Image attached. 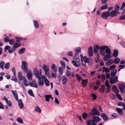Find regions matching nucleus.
Wrapping results in <instances>:
<instances>
[{"mask_svg":"<svg viewBox=\"0 0 125 125\" xmlns=\"http://www.w3.org/2000/svg\"><path fill=\"white\" fill-rule=\"evenodd\" d=\"M118 77L117 76H115V78H110V83L111 84H113L115 82H118Z\"/></svg>","mask_w":125,"mask_h":125,"instance_id":"obj_8","label":"nucleus"},{"mask_svg":"<svg viewBox=\"0 0 125 125\" xmlns=\"http://www.w3.org/2000/svg\"><path fill=\"white\" fill-rule=\"evenodd\" d=\"M82 116L83 119H86L87 116V114L86 113H84L82 115Z\"/></svg>","mask_w":125,"mask_h":125,"instance_id":"obj_54","label":"nucleus"},{"mask_svg":"<svg viewBox=\"0 0 125 125\" xmlns=\"http://www.w3.org/2000/svg\"><path fill=\"white\" fill-rule=\"evenodd\" d=\"M73 58L76 61L77 63L74 60L72 61V63L74 66L76 67H79L80 65L79 56H76L75 57V56H74Z\"/></svg>","mask_w":125,"mask_h":125,"instance_id":"obj_4","label":"nucleus"},{"mask_svg":"<svg viewBox=\"0 0 125 125\" xmlns=\"http://www.w3.org/2000/svg\"><path fill=\"white\" fill-rule=\"evenodd\" d=\"M120 43L123 47L125 48V42L122 41L120 42Z\"/></svg>","mask_w":125,"mask_h":125,"instance_id":"obj_64","label":"nucleus"},{"mask_svg":"<svg viewBox=\"0 0 125 125\" xmlns=\"http://www.w3.org/2000/svg\"><path fill=\"white\" fill-rule=\"evenodd\" d=\"M120 61L119 58H117L115 59L114 61L113 60V63L115 64H117Z\"/></svg>","mask_w":125,"mask_h":125,"instance_id":"obj_37","label":"nucleus"},{"mask_svg":"<svg viewBox=\"0 0 125 125\" xmlns=\"http://www.w3.org/2000/svg\"><path fill=\"white\" fill-rule=\"evenodd\" d=\"M9 42L10 44L11 45H12L14 43L15 40L13 39H12L10 40Z\"/></svg>","mask_w":125,"mask_h":125,"instance_id":"obj_49","label":"nucleus"},{"mask_svg":"<svg viewBox=\"0 0 125 125\" xmlns=\"http://www.w3.org/2000/svg\"><path fill=\"white\" fill-rule=\"evenodd\" d=\"M113 63V60L111 59L107 61L106 63V64L108 66L112 64Z\"/></svg>","mask_w":125,"mask_h":125,"instance_id":"obj_33","label":"nucleus"},{"mask_svg":"<svg viewBox=\"0 0 125 125\" xmlns=\"http://www.w3.org/2000/svg\"><path fill=\"white\" fill-rule=\"evenodd\" d=\"M28 94L31 96L32 97L34 96V95L33 94L32 91L31 90H29L28 92Z\"/></svg>","mask_w":125,"mask_h":125,"instance_id":"obj_44","label":"nucleus"},{"mask_svg":"<svg viewBox=\"0 0 125 125\" xmlns=\"http://www.w3.org/2000/svg\"><path fill=\"white\" fill-rule=\"evenodd\" d=\"M91 96L93 97V100H94L97 98V96L94 93H92L91 95Z\"/></svg>","mask_w":125,"mask_h":125,"instance_id":"obj_50","label":"nucleus"},{"mask_svg":"<svg viewBox=\"0 0 125 125\" xmlns=\"http://www.w3.org/2000/svg\"><path fill=\"white\" fill-rule=\"evenodd\" d=\"M51 68L54 72H57V67L55 64H53L52 65Z\"/></svg>","mask_w":125,"mask_h":125,"instance_id":"obj_27","label":"nucleus"},{"mask_svg":"<svg viewBox=\"0 0 125 125\" xmlns=\"http://www.w3.org/2000/svg\"><path fill=\"white\" fill-rule=\"evenodd\" d=\"M23 83L24 84V85L25 86H28L29 84V83H28V81L26 80V78H24V79L22 80Z\"/></svg>","mask_w":125,"mask_h":125,"instance_id":"obj_29","label":"nucleus"},{"mask_svg":"<svg viewBox=\"0 0 125 125\" xmlns=\"http://www.w3.org/2000/svg\"><path fill=\"white\" fill-rule=\"evenodd\" d=\"M25 49L24 48H21L18 51V53L19 54H22L25 51Z\"/></svg>","mask_w":125,"mask_h":125,"instance_id":"obj_39","label":"nucleus"},{"mask_svg":"<svg viewBox=\"0 0 125 125\" xmlns=\"http://www.w3.org/2000/svg\"><path fill=\"white\" fill-rule=\"evenodd\" d=\"M101 78L102 80H104L105 79V76L104 74H102L101 75Z\"/></svg>","mask_w":125,"mask_h":125,"instance_id":"obj_62","label":"nucleus"},{"mask_svg":"<svg viewBox=\"0 0 125 125\" xmlns=\"http://www.w3.org/2000/svg\"><path fill=\"white\" fill-rule=\"evenodd\" d=\"M103 69V72L104 71L106 73H108L110 72L109 69L108 68H105L104 67Z\"/></svg>","mask_w":125,"mask_h":125,"instance_id":"obj_42","label":"nucleus"},{"mask_svg":"<svg viewBox=\"0 0 125 125\" xmlns=\"http://www.w3.org/2000/svg\"><path fill=\"white\" fill-rule=\"evenodd\" d=\"M11 80L14 81L15 82H16L17 81V80L16 77V75H13L11 77Z\"/></svg>","mask_w":125,"mask_h":125,"instance_id":"obj_43","label":"nucleus"},{"mask_svg":"<svg viewBox=\"0 0 125 125\" xmlns=\"http://www.w3.org/2000/svg\"><path fill=\"white\" fill-rule=\"evenodd\" d=\"M116 67V66L115 64L109 67V69L110 70H112L115 68Z\"/></svg>","mask_w":125,"mask_h":125,"instance_id":"obj_57","label":"nucleus"},{"mask_svg":"<svg viewBox=\"0 0 125 125\" xmlns=\"http://www.w3.org/2000/svg\"><path fill=\"white\" fill-rule=\"evenodd\" d=\"M34 111L40 113H41V110L38 106H36L35 107Z\"/></svg>","mask_w":125,"mask_h":125,"instance_id":"obj_31","label":"nucleus"},{"mask_svg":"<svg viewBox=\"0 0 125 125\" xmlns=\"http://www.w3.org/2000/svg\"><path fill=\"white\" fill-rule=\"evenodd\" d=\"M26 76L28 79L29 80H31L32 79V73L30 72H27Z\"/></svg>","mask_w":125,"mask_h":125,"instance_id":"obj_23","label":"nucleus"},{"mask_svg":"<svg viewBox=\"0 0 125 125\" xmlns=\"http://www.w3.org/2000/svg\"><path fill=\"white\" fill-rule=\"evenodd\" d=\"M118 52L117 49L115 50L114 51V53L113 54V56L115 57H117L118 55Z\"/></svg>","mask_w":125,"mask_h":125,"instance_id":"obj_30","label":"nucleus"},{"mask_svg":"<svg viewBox=\"0 0 125 125\" xmlns=\"http://www.w3.org/2000/svg\"><path fill=\"white\" fill-rule=\"evenodd\" d=\"M78 81L80 82L82 79V78L81 77L80 75L78 73L76 74L75 75Z\"/></svg>","mask_w":125,"mask_h":125,"instance_id":"obj_41","label":"nucleus"},{"mask_svg":"<svg viewBox=\"0 0 125 125\" xmlns=\"http://www.w3.org/2000/svg\"><path fill=\"white\" fill-rule=\"evenodd\" d=\"M4 64V63L3 62H0V68L2 69H4L3 66Z\"/></svg>","mask_w":125,"mask_h":125,"instance_id":"obj_51","label":"nucleus"},{"mask_svg":"<svg viewBox=\"0 0 125 125\" xmlns=\"http://www.w3.org/2000/svg\"><path fill=\"white\" fill-rule=\"evenodd\" d=\"M33 73L36 77L37 78H40L42 76V70L41 69H40L38 70L37 68L34 69L33 71Z\"/></svg>","mask_w":125,"mask_h":125,"instance_id":"obj_2","label":"nucleus"},{"mask_svg":"<svg viewBox=\"0 0 125 125\" xmlns=\"http://www.w3.org/2000/svg\"><path fill=\"white\" fill-rule=\"evenodd\" d=\"M111 116L115 118H116L118 116L117 114L116 113H114L111 115Z\"/></svg>","mask_w":125,"mask_h":125,"instance_id":"obj_52","label":"nucleus"},{"mask_svg":"<svg viewBox=\"0 0 125 125\" xmlns=\"http://www.w3.org/2000/svg\"><path fill=\"white\" fill-rule=\"evenodd\" d=\"M21 45L20 43L16 42L13 44V47L14 48H16L19 47Z\"/></svg>","mask_w":125,"mask_h":125,"instance_id":"obj_25","label":"nucleus"},{"mask_svg":"<svg viewBox=\"0 0 125 125\" xmlns=\"http://www.w3.org/2000/svg\"><path fill=\"white\" fill-rule=\"evenodd\" d=\"M108 46L107 45H104L100 47L99 48L100 51H104V50H105L107 48H109Z\"/></svg>","mask_w":125,"mask_h":125,"instance_id":"obj_32","label":"nucleus"},{"mask_svg":"<svg viewBox=\"0 0 125 125\" xmlns=\"http://www.w3.org/2000/svg\"><path fill=\"white\" fill-rule=\"evenodd\" d=\"M44 96L45 98V100L47 102L49 101V99L51 98L52 96L51 95H44Z\"/></svg>","mask_w":125,"mask_h":125,"instance_id":"obj_35","label":"nucleus"},{"mask_svg":"<svg viewBox=\"0 0 125 125\" xmlns=\"http://www.w3.org/2000/svg\"><path fill=\"white\" fill-rule=\"evenodd\" d=\"M6 103L10 107L11 106H12V104L10 101H9L8 100H7L6 102Z\"/></svg>","mask_w":125,"mask_h":125,"instance_id":"obj_59","label":"nucleus"},{"mask_svg":"<svg viewBox=\"0 0 125 125\" xmlns=\"http://www.w3.org/2000/svg\"><path fill=\"white\" fill-rule=\"evenodd\" d=\"M4 41L5 42H7L9 41V37L8 36H6L5 37L4 39Z\"/></svg>","mask_w":125,"mask_h":125,"instance_id":"obj_56","label":"nucleus"},{"mask_svg":"<svg viewBox=\"0 0 125 125\" xmlns=\"http://www.w3.org/2000/svg\"><path fill=\"white\" fill-rule=\"evenodd\" d=\"M41 78H38V83L39 85L40 86H42L44 84V83L43 82V80H41Z\"/></svg>","mask_w":125,"mask_h":125,"instance_id":"obj_22","label":"nucleus"},{"mask_svg":"<svg viewBox=\"0 0 125 125\" xmlns=\"http://www.w3.org/2000/svg\"><path fill=\"white\" fill-rule=\"evenodd\" d=\"M42 68L45 72V75H47L49 71L48 66L45 64H44L42 66Z\"/></svg>","mask_w":125,"mask_h":125,"instance_id":"obj_10","label":"nucleus"},{"mask_svg":"<svg viewBox=\"0 0 125 125\" xmlns=\"http://www.w3.org/2000/svg\"><path fill=\"white\" fill-rule=\"evenodd\" d=\"M95 62L96 63L98 62H99V57L98 56H97L95 58Z\"/></svg>","mask_w":125,"mask_h":125,"instance_id":"obj_55","label":"nucleus"},{"mask_svg":"<svg viewBox=\"0 0 125 125\" xmlns=\"http://www.w3.org/2000/svg\"><path fill=\"white\" fill-rule=\"evenodd\" d=\"M29 85L31 87H33L36 88L38 87L37 84L35 81H32L31 83L29 82Z\"/></svg>","mask_w":125,"mask_h":125,"instance_id":"obj_14","label":"nucleus"},{"mask_svg":"<svg viewBox=\"0 0 125 125\" xmlns=\"http://www.w3.org/2000/svg\"><path fill=\"white\" fill-rule=\"evenodd\" d=\"M118 67L120 68L121 69H124L125 68V64L119 65L118 66Z\"/></svg>","mask_w":125,"mask_h":125,"instance_id":"obj_63","label":"nucleus"},{"mask_svg":"<svg viewBox=\"0 0 125 125\" xmlns=\"http://www.w3.org/2000/svg\"><path fill=\"white\" fill-rule=\"evenodd\" d=\"M118 99L120 100H122L123 99L121 97V95L119 94H117L116 95Z\"/></svg>","mask_w":125,"mask_h":125,"instance_id":"obj_53","label":"nucleus"},{"mask_svg":"<svg viewBox=\"0 0 125 125\" xmlns=\"http://www.w3.org/2000/svg\"><path fill=\"white\" fill-rule=\"evenodd\" d=\"M105 52L106 53V55L104 56V61H106L111 58V52L109 47L105 49Z\"/></svg>","mask_w":125,"mask_h":125,"instance_id":"obj_1","label":"nucleus"},{"mask_svg":"<svg viewBox=\"0 0 125 125\" xmlns=\"http://www.w3.org/2000/svg\"><path fill=\"white\" fill-rule=\"evenodd\" d=\"M10 66V63L9 62H7L4 65V67L6 69H9Z\"/></svg>","mask_w":125,"mask_h":125,"instance_id":"obj_40","label":"nucleus"},{"mask_svg":"<svg viewBox=\"0 0 125 125\" xmlns=\"http://www.w3.org/2000/svg\"><path fill=\"white\" fill-rule=\"evenodd\" d=\"M11 92L14 96V97L16 100L18 101V96L17 93V92L15 90L14 91L13 90H12L11 91Z\"/></svg>","mask_w":125,"mask_h":125,"instance_id":"obj_16","label":"nucleus"},{"mask_svg":"<svg viewBox=\"0 0 125 125\" xmlns=\"http://www.w3.org/2000/svg\"><path fill=\"white\" fill-rule=\"evenodd\" d=\"M108 11L103 12L101 15V17L103 19L106 20L109 16V11L112 10V8H108Z\"/></svg>","mask_w":125,"mask_h":125,"instance_id":"obj_5","label":"nucleus"},{"mask_svg":"<svg viewBox=\"0 0 125 125\" xmlns=\"http://www.w3.org/2000/svg\"><path fill=\"white\" fill-rule=\"evenodd\" d=\"M10 48V46L8 45H6L5 46L4 48V52H6L7 50L9 49Z\"/></svg>","mask_w":125,"mask_h":125,"instance_id":"obj_61","label":"nucleus"},{"mask_svg":"<svg viewBox=\"0 0 125 125\" xmlns=\"http://www.w3.org/2000/svg\"><path fill=\"white\" fill-rule=\"evenodd\" d=\"M99 47L98 45H96L94 46V53H96L99 49Z\"/></svg>","mask_w":125,"mask_h":125,"instance_id":"obj_36","label":"nucleus"},{"mask_svg":"<svg viewBox=\"0 0 125 125\" xmlns=\"http://www.w3.org/2000/svg\"><path fill=\"white\" fill-rule=\"evenodd\" d=\"M93 120L94 121L95 123V122H96V123L98 122L101 119L99 117L96 116H94L93 117Z\"/></svg>","mask_w":125,"mask_h":125,"instance_id":"obj_21","label":"nucleus"},{"mask_svg":"<svg viewBox=\"0 0 125 125\" xmlns=\"http://www.w3.org/2000/svg\"><path fill=\"white\" fill-rule=\"evenodd\" d=\"M81 48L80 47H78L76 48L75 50V54L74 55L75 57V56H79L78 54L80 52H81Z\"/></svg>","mask_w":125,"mask_h":125,"instance_id":"obj_15","label":"nucleus"},{"mask_svg":"<svg viewBox=\"0 0 125 125\" xmlns=\"http://www.w3.org/2000/svg\"><path fill=\"white\" fill-rule=\"evenodd\" d=\"M33 22L35 28L36 29L38 28L39 27V26L38 24V21L35 20H33Z\"/></svg>","mask_w":125,"mask_h":125,"instance_id":"obj_28","label":"nucleus"},{"mask_svg":"<svg viewBox=\"0 0 125 125\" xmlns=\"http://www.w3.org/2000/svg\"><path fill=\"white\" fill-rule=\"evenodd\" d=\"M56 72H52V78H55L56 77Z\"/></svg>","mask_w":125,"mask_h":125,"instance_id":"obj_46","label":"nucleus"},{"mask_svg":"<svg viewBox=\"0 0 125 125\" xmlns=\"http://www.w3.org/2000/svg\"><path fill=\"white\" fill-rule=\"evenodd\" d=\"M41 78L42 80H44L46 86H49V82L45 76L43 75L42 77Z\"/></svg>","mask_w":125,"mask_h":125,"instance_id":"obj_11","label":"nucleus"},{"mask_svg":"<svg viewBox=\"0 0 125 125\" xmlns=\"http://www.w3.org/2000/svg\"><path fill=\"white\" fill-rule=\"evenodd\" d=\"M21 67L23 71L26 73L28 72V66L27 63L25 61H23L21 65Z\"/></svg>","mask_w":125,"mask_h":125,"instance_id":"obj_6","label":"nucleus"},{"mask_svg":"<svg viewBox=\"0 0 125 125\" xmlns=\"http://www.w3.org/2000/svg\"><path fill=\"white\" fill-rule=\"evenodd\" d=\"M110 96L111 99H115L116 98L115 95L113 94H110Z\"/></svg>","mask_w":125,"mask_h":125,"instance_id":"obj_58","label":"nucleus"},{"mask_svg":"<svg viewBox=\"0 0 125 125\" xmlns=\"http://www.w3.org/2000/svg\"><path fill=\"white\" fill-rule=\"evenodd\" d=\"M15 49L13 47H12L10 48L9 50H8L9 52L10 53H13L15 51Z\"/></svg>","mask_w":125,"mask_h":125,"instance_id":"obj_45","label":"nucleus"},{"mask_svg":"<svg viewBox=\"0 0 125 125\" xmlns=\"http://www.w3.org/2000/svg\"><path fill=\"white\" fill-rule=\"evenodd\" d=\"M87 125H94L96 124L94 121L91 119L88 120L87 122Z\"/></svg>","mask_w":125,"mask_h":125,"instance_id":"obj_13","label":"nucleus"},{"mask_svg":"<svg viewBox=\"0 0 125 125\" xmlns=\"http://www.w3.org/2000/svg\"><path fill=\"white\" fill-rule=\"evenodd\" d=\"M120 92L122 94L125 93V83H120L118 84Z\"/></svg>","mask_w":125,"mask_h":125,"instance_id":"obj_7","label":"nucleus"},{"mask_svg":"<svg viewBox=\"0 0 125 125\" xmlns=\"http://www.w3.org/2000/svg\"><path fill=\"white\" fill-rule=\"evenodd\" d=\"M15 39L16 42H19L22 39V38L21 37L16 36Z\"/></svg>","mask_w":125,"mask_h":125,"instance_id":"obj_48","label":"nucleus"},{"mask_svg":"<svg viewBox=\"0 0 125 125\" xmlns=\"http://www.w3.org/2000/svg\"><path fill=\"white\" fill-rule=\"evenodd\" d=\"M92 112L93 113L91 114V115L92 116H93L94 115L98 116L100 115V114L99 111L96 108L93 109L92 110Z\"/></svg>","mask_w":125,"mask_h":125,"instance_id":"obj_9","label":"nucleus"},{"mask_svg":"<svg viewBox=\"0 0 125 125\" xmlns=\"http://www.w3.org/2000/svg\"><path fill=\"white\" fill-rule=\"evenodd\" d=\"M18 77L20 81L22 80L24 78H25L24 76H22L21 74V72H19L18 73Z\"/></svg>","mask_w":125,"mask_h":125,"instance_id":"obj_24","label":"nucleus"},{"mask_svg":"<svg viewBox=\"0 0 125 125\" xmlns=\"http://www.w3.org/2000/svg\"><path fill=\"white\" fill-rule=\"evenodd\" d=\"M16 120L18 123H19L22 124L23 123V122L22 119L20 117H19L17 118L16 119Z\"/></svg>","mask_w":125,"mask_h":125,"instance_id":"obj_38","label":"nucleus"},{"mask_svg":"<svg viewBox=\"0 0 125 125\" xmlns=\"http://www.w3.org/2000/svg\"><path fill=\"white\" fill-rule=\"evenodd\" d=\"M18 104L19 108L21 109L23 107V103L22 100L21 99H18Z\"/></svg>","mask_w":125,"mask_h":125,"instance_id":"obj_17","label":"nucleus"},{"mask_svg":"<svg viewBox=\"0 0 125 125\" xmlns=\"http://www.w3.org/2000/svg\"><path fill=\"white\" fill-rule=\"evenodd\" d=\"M67 81V78L64 76H63V84L66 83Z\"/></svg>","mask_w":125,"mask_h":125,"instance_id":"obj_47","label":"nucleus"},{"mask_svg":"<svg viewBox=\"0 0 125 125\" xmlns=\"http://www.w3.org/2000/svg\"><path fill=\"white\" fill-rule=\"evenodd\" d=\"M117 72V70L115 69L112 70L111 72V76L113 77H114L116 74Z\"/></svg>","mask_w":125,"mask_h":125,"instance_id":"obj_20","label":"nucleus"},{"mask_svg":"<svg viewBox=\"0 0 125 125\" xmlns=\"http://www.w3.org/2000/svg\"><path fill=\"white\" fill-rule=\"evenodd\" d=\"M93 47L91 46L89 47L88 49V53L90 56H92L93 53Z\"/></svg>","mask_w":125,"mask_h":125,"instance_id":"obj_19","label":"nucleus"},{"mask_svg":"<svg viewBox=\"0 0 125 125\" xmlns=\"http://www.w3.org/2000/svg\"><path fill=\"white\" fill-rule=\"evenodd\" d=\"M84 62L85 63H88V65L89 66H91L92 65V63L91 62H90V59L86 56H84V59H83Z\"/></svg>","mask_w":125,"mask_h":125,"instance_id":"obj_12","label":"nucleus"},{"mask_svg":"<svg viewBox=\"0 0 125 125\" xmlns=\"http://www.w3.org/2000/svg\"><path fill=\"white\" fill-rule=\"evenodd\" d=\"M116 110L118 114L120 115H122L123 114L122 110L121 108H116Z\"/></svg>","mask_w":125,"mask_h":125,"instance_id":"obj_34","label":"nucleus"},{"mask_svg":"<svg viewBox=\"0 0 125 125\" xmlns=\"http://www.w3.org/2000/svg\"><path fill=\"white\" fill-rule=\"evenodd\" d=\"M101 116L104 121H106L108 120V116L104 113H102L101 114Z\"/></svg>","mask_w":125,"mask_h":125,"instance_id":"obj_18","label":"nucleus"},{"mask_svg":"<svg viewBox=\"0 0 125 125\" xmlns=\"http://www.w3.org/2000/svg\"><path fill=\"white\" fill-rule=\"evenodd\" d=\"M120 8H115L114 10H112L110 12H109V16L111 17H115L120 13V12H118Z\"/></svg>","mask_w":125,"mask_h":125,"instance_id":"obj_3","label":"nucleus"},{"mask_svg":"<svg viewBox=\"0 0 125 125\" xmlns=\"http://www.w3.org/2000/svg\"><path fill=\"white\" fill-rule=\"evenodd\" d=\"M59 73L60 74L62 75V67H59Z\"/></svg>","mask_w":125,"mask_h":125,"instance_id":"obj_60","label":"nucleus"},{"mask_svg":"<svg viewBox=\"0 0 125 125\" xmlns=\"http://www.w3.org/2000/svg\"><path fill=\"white\" fill-rule=\"evenodd\" d=\"M88 79L82 80V85L83 86H85L88 82Z\"/></svg>","mask_w":125,"mask_h":125,"instance_id":"obj_26","label":"nucleus"}]
</instances>
